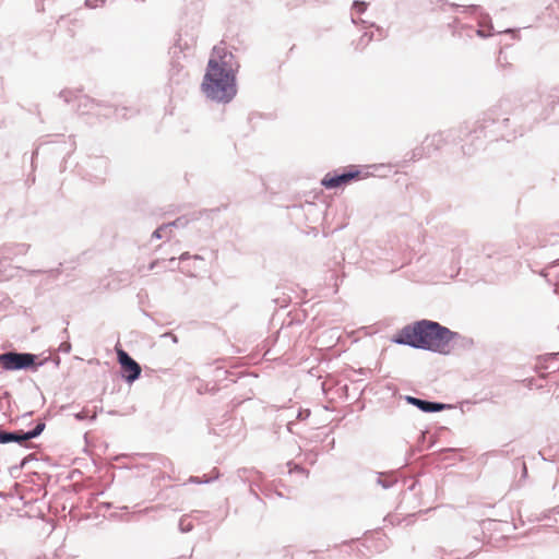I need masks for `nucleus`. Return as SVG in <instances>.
<instances>
[{
	"label": "nucleus",
	"instance_id": "1a4fd4ad",
	"mask_svg": "<svg viewBox=\"0 0 559 559\" xmlns=\"http://www.w3.org/2000/svg\"><path fill=\"white\" fill-rule=\"evenodd\" d=\"M23 435H17L13 432H0V443H9V442H22L25 441L22 439Z\"/></svg>",
	"mask_w": 559,
	"mask_h": 559
},
{
	"label": "nucleus",
	"instance_id": "7ed1b4c3",
	"mask_svg": "<svg viewBox=\"0 0 559 559\" xmlns=\"http://www.w3.org/2000/svg\"><path fill=\"white\" fill-rule=\"evenodd\" d=\"M35 356L28 353H4L0 355V366L5 370L26 369L34 365Z\"/></svg>",
	"mask_w": 559,
	"mask_h": 559
},
{
	"label": "nucleus",
	"instance_id": "f03ea898",
	"mask_svg": "<svg viewBox=\"0 0 559 559\" xmlns=\"http://www.w3.org/2000/svg\"><path fill=\"white\" fill-rule=\"evenodd\" d=\"M455 335L454 332L438 322L421 320L404 326L393 341L397 344L447 353L449 344Z\"/></svg>",
	"mask_w": 559,
	"mask_h": 559
},
{
	"label": "nucleus",
	"instance_id": "423d86ee",
	"mask_svg": "<svg viewBox=\"0 0 559 559\" xmlns=\"http://www.w3.org/2000/svg\"><path fill=\"white\" fill-rule=\"evenodd\" d=\"M179 223H180V219H177L174 223L160 226L153 233V237H155V238L169 237L171 234V227L177 226Z\"/></svg>",
	"mask_w": 559,
	"mask_h": 559
},
{
	"label": "nucleus",
	"instance_id": "9d476101",
	"mask_svg": "<svg viewBox=\"0 0 559 559\" xmlns=\"http://www.w3.org/2000/svg\"><path fill=\"white\" fill-rule=\"evenodd\" d=\"M44 427H45L44 424H38L32 431H28L27 433H24L22 436V439L31 440V439L37 437L43 431Z\"/></svg>",
	"mask_w": 559,
	"mask_h": 559
},
{
	"label": "nucleus",
	"instance_id": "6e6552de",
	"mask_svg": "<svg viewBox=\"0 0 559 559\" xmlns=\"http://www.w3.org/2000/svg\"><path fill=\"white\" fill-rule=\"evenodd\" d=\"M445 407H447L445 404L423 401L420 403L419 409L428 413V412H439V411L444 409Z\"/></svg>",
	"mask_w": 559,
	"mask_h": 559
},
{
	"label": "nucleus",
	"instance_id": "ddd939ff",
	"mask_svg": "<svg viewBox=\"0 0 559 559\" xmlns=\"http://www.w3.org/2000/svg\"><path fill=\"white\" fill-rule=\"evenodd\" d=\"M187 253L181 254L180 259H186Z\"/></svg>",
	"mask_w": 559,
	"mask_h": 559
},
{
	"label": "nucleus",
	"instance_id": "9b49d317",
	"mask_svg": "<svg viewBox=\"0 0 559 559\" xmlns=\"http://www.w3.org/2000/svg\"><path fill=\"white\" fill-rule=\"evenodd\" d=\"M408 401L413 405H416L418 408H420V403L423 402V400H419V399H416V397H408Z\"/></svg>",
	"mask_w": 559,
	"mask_h": 559
},
{
	"label": "nucleus",
	"instance_id": "f257e3e1",
	"mask_svg": "<svg viewBox=\"0 0 559 559\" xmlns=\"http://www.w3.org/2000/svg\"><path fill=\"white\" fill-rule=\"evenodd\" d=\"M233 55L225 46L213 48L207 70L202 82V91L217 102H229L236 94L235 75L231 69Z\"/></svg>",
	"mask_w": 559,
	"mask_h": 559
},
{
	"label": "nucleus",
	"instance_id": "20e7f679",
	"mask_svg": "<svg viewBox=\"0 0 559 559\" xmlns=\"http://www.w3.org/2000/svg\"><path fill=\"white\" fill-rule=\"evenodd\" d=\"M360 179V171L355 167L349 168V170L343 174L329 173L326 174L321 183L326 189H334L338 187L346 186L350 183L353 180Z\"/></svg>",
	"mask_w": 559,
	"mask_h": 559
},
{
	"label": "nucleus",
	"instance_id": "39448f33",
	"mask_svg": "<svg viewBox=\"0 0 559 559\" xmlns=\"http://www.w3.org/2000/svg\"><path fill=\"white\" fill-rule=\"evenodd\" d=\"M117 354L124 379L128 382L135 381L141 374L140 365L122 349H118Z\"/></svg>",
	"mask_w": 559,
	"mask_h": 559
},
{
	"label": "nucleus",
	"instance_id": "0eeeda50",
	"mask_svg": "<svg viewBox=\"0 0 559 559\" xmlns=\"http://www.w3.org/2000/svg\"><path fill=\"white\" fill-rule=\"evenodd\" d=\"M179 223H180V219H177L174 223L160 226L153 233V237H155V238L169 237L171 234V227L177 226Z\"/></svg>",
	"mask_w": 559,
	"mask_h": 559
},
{
	"label": "nucleus",
	"instance_id": "f8f14e48",
	"mask_svg": "<svg viewBox=\"0 0 559 559\" xmlns=\"http://www.w3.org/2000/svg\"><path fill=\"white\" fill-rule=\"evenodd\" d=\"M371 37L372 35H368V34H365L362 37H361V40H364L366 38V44H368L370 40H371Z\"/></svg>",
	"mask_w": 559,
	"mask_h": 559
}]
</instances>
